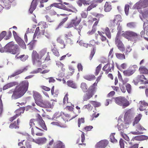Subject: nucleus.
<instances>
[{
  "instance_id": "f257e3e1",
  "label": "nucleus",
  "mask_w": 148,
  "mask_h": 148,
  "mask_svg": "<svg viewBox=\"0 0 148 148\" xmlns=\"http://www.w3.org/2000/svg\"><path fill=\"white\" fill-rule=\"evenodd\" d=\"M33 64L36 66H40L42 62H47L50 59L49 52L46 49L41 50L38 53L35 51H33L32 55Z\"/></svg>"
},
{
  "instance_id": "f03ea898",
  "label": "nucleus",
  "mask_w": 148,
  "mask_h": 148,
  "mask_svg": "<svg viewBox=\"0 0 148 148\" xmlns=\"http://www.w3.org/2000/svg\"><path fill=\"white\" fill-rule=\"evenodd\" d=\"M29 86V82L27 80H25L21 82L19 85L17 86L14 90L13 89L10 90L8 92V93L13 94L11 98L15 99L22 97L27 91Z\"/></svg>"
},
{
  "instance_id": "7ed1b4c3",
  "label": "nucleus",
  "mask_w": 148,
  "mask_h": 148,
  "mask_svg": "<svg viewBox=\"0 0 148 148\" xmlns=\"http://www.w3.org/2000/svg\"><path fill=\"white\" fill-rule=\"evenodd\" d=\"M78 115H75L74 116L72 117L69 119V114H65L62 112L60 113L57 112L55 113L52 118H49V119L52 120H55L51 123V124L59 126H61L62 124L68 120H70L76 117Z\"/></svg>"
},
{
  "instance_id": "20e7f679",
  "label": "nucleus",
  "mask_w": 148,
  "mask_h": 148,
  "mask_svg": "<svg viewBox=\"0 0 148 148\" xmlns=\"http://www.w3.org/2000/svg\"><path fill=\"white\" fill-rule=\"evenodd\" d=\"M122 117V116L119 117L117 125L119 130L121 131H123L124 129H126L129 127V123L131 122V120L133 117L131 110H128L125 113L124 118V121L125 122V125H123V123L121 120V118Z\"/></svg>"
},
{
  "instance_id": "39448f33",
  "label": "nucleus",
  "mask_w": 148,
  "mask_h": 148,
  "mask_svg": "<svg viewBox=\"0 0 148 148\" xmlns=\"http://www.w3.org/2000/svg\"><path fill=\"white\" fill-rule=\"evenodd\" d=\"M4 51L13 54H15L18 53L19 49L17 45L14 44L13 42H12L8 43L5 46Z\"/></svg>"
},
{
  "instance_id": "423d86ee",
  "label": "nucleus",
  "mask_w": 148,
  "mask_h": 148,
  "mask_svg": "<svg viewBox=\"0 0 148 148\" xmlns=\"http://www.w3.org/2000/svg\"><path fill=\"white\" fill-rule=\"evenodd\" d=\"M122 35L129 40L134 41L138 39L139 36L137 33L130 31L125 32L122 34Z\"/></svg>"
},
{
  "instance_id": "0eeeda50",
  "label": "nucleus",
  "mask_w": 148,
  "mask_h": 148,
  "mask_svg": "<svg viewBox=\"0 0 148 148\" xmlns=\"http://www.w3.org/2000/svg\"><path fill=\"white\" fill-rule=\"evenodd\" d=\"M34 120L31 119L30 120L29 125L31 129V132L32 134L33 135L36 134L38 136H42L43 134L40 132V131H42L40 128L34 126Z\"/></svg>"
},
{
  "instance_id": "6e6552de",
  "label": "nucleus",
  "mask_w": 148,
  "mask_h": 148,
  "mask_svg": "<svg viewBox=\"0 0 148 148\" xmlns=\"http://www.w3.org/2000/svg\"><path fill=\"white\" fill-rule=\"evenodd\" d=\"M121 31L119 30L118 31L115 39V44L118 49L121 51H124L125 48L124 45L120 40Z\"/></svg>"
},
{
  "instance_id": "1a4fd4ad",
  "label": "nucleus",
  "mask_w": 148,
  "mask_h": 148,
  "mask_svg": "<svg viewBox=\"0 0 148 148\" xmlns=\"http://www.w3.org/2000/svg\"><path fill=\"white\" fill-rule=\"evenodd\" d=\"M56 101L54 100H51L50 101H47L43 102V101L40 104L38 103L39 106L41 107L49 108H52Z\"/></svg>"
},
{
  "instance_id": "9d476101",
  "label": "nucleus",
  "mask_w": 148,
  "mask_h": 148,
  "mask_svg": "<svg viewBox=\"0 0 148 148\" xmlns=\"http://www.w3.org/2000/svg\"><path fill=\"white\" fill-rule=\"evenodd\" d=\"M13 33L14 38L17 43L21 48L23 49H25L26 46L24 41L18 35L15 31H13Z\"/></svg>"
},
{
  "instance_id": "9b49d317",
  "label": "nucleus",
  "mask_w": 148,
  "mask_h": 148,
  "mask_svg": "<svg viewBox=\"0 0 148 148\" xmlns=\"http://www.w3.org/2000/svg\"><path fill=\"white\" fill-rule=\"evenodd\" d=\"M27 139L30 141L39 145L44 144L46 143L47 140V139L45 137L39 138L34 139L31 138L30 136L28 135Z\"/></svg>"
},
{
  "instance_id": "f8f14e48",
  "label": "nucleus",
  "mask_w": 148,
  "mask_h": 148,
  "mask_svg": "<svg viewBox=\"0 0 148 148\" xmlns=\"http://www.w3.org/2000/svg\"><path fill=\"white\" fill-rule=\"evenodd\" d=\"M44 32L45 30L44 29H41L39 27H37L36 29L33 38L34 40H37L39 37L44 34ZM34 40L35 41V40Z\"/></svg>"
},
{
  "instance_id": "ddd939ff",
  "label": "nucleus",
  "mask_w": 148,
  "mask_h": 148,
  "mask_svg": "<svg viewBox=\"0 0 148 148\" xmlns=\"http://www.w3.org/2000/svg\"><path fill=\"white\" fill-rule=\"evenodd\" d=\"M140 17L141 20L144 22L143 27L147 24L145 21H146L148 17V8L145 9L143 12L141 13L140 15Z\"/></svg>"
},
{
  "instance_id": "4468645a",
  "label": "nucleus",
  "mask_w": 148,
  "mask_h": 148,
  "mask_svg": "<svg viewBox=\"0 0 148 148\" xmlns=\"http://www.w3.org/2000/svg\"><path fill=\"white\" fill-rule=\"evenodd\" d=\"M33 96L35 100L36 103L37 105L39 106L38 103L40 104L42 101V100H41V96L38 92H33Z\"/></svg>"
},
{
  "instance_id": "2eb2a0df",
  "label": "nucleus",
  "mask_w": 148,
  "mask_h": 148,
  "mask_svg": "<svg viewBox=\"0 0 148 148\" xmlns=\"http://www.w3.org/2000/svg\"><path fill=\"white\" fill-rule=\"evenodd\" d=\"M108 143L107 140H101L98 143L95 145L96 148H104Z\"/></svg>"
},
{
  "instance_id": "dca6fc26",
  "label": "nucleus",
  "mask_w": 148,
  "mask_h": 148,
  "mask_svg": "<svg viewBox=\"0 0 148 148\" xmlns=\"http://www.w3.org/2000/svg\"><path fill=\"white\" fill-rule=\"evenodd\" d=\"M38 125L37 127L40 128H42L44 130L46 131L47 130V128L45 123L43 120L41 119H39L38 121Z\"/></svg>"
},
{
  "instance_id": "f3484780",
  "label": "nucleus",
  "mask_w": 148,
  "mask_h": 148,
  "mask_svg": "<svg viewBox=\"0 0 148 148\" xmlns=\"http://www.w3.org/2000/svg\"><path fill=\"white\" fill-rule=\"evenodd\" d=\"M95 92V90H89L83 97V100L85 101L89 99L92 96Z\"/></svg>"
},
{
  "instance_id": "a211bd4d",
  "label": "nucleus",
  "mask_w": 148,
  "mask_h": 148,
  "mask_svg": "<svg viewBox=\"0 0 148 148\" xmlns=\"http://www.w3.org/2000/svg\"><path fill=\"white\" fill-rule=\"evenodd\" d=\"M114 68V65L113 63H108L105 65L103 68V71H106L107 73L110 71L112 69Z\"/></svg>"
},
{
  "instance_id": "6ab92c4d",
  "label": "nucleus",
  "mask_w": 148,
  "mask_h": 148,
  "mask_svg": "<svg viewBox=\"0 0 148 148\" xmlns=\"http://www.w3.org/2000/svg\"><path fill=\"white\" fill-rule=\"evenodd\" d=\"M28 66H27L25 67V68H24L23 69H21L17 70L14 73H13V74L10 75V77H14L17 75H18L21 73H22L23 72L26 71L28 69Z\"/></svg>"
},
{
  "instance_id": "aec40b11",
  "label": "nucleus",
  "mask_w": 148,
  "mask_h": 148,
  "mask_svg": "<svg viewBox=\"0 0 148 148\" xmlns=\"http://www.w3.org/2000/svg\"><path fill=\"white\" fill-rule=\"evenodd\" d=\"M18 83L15 82L8 83L5 85L3 86V90H5L14 86L16 85Z\"/></svg>"
},
{
  "instance_id": "412c9836",
  "label": "nucleus",
  "mask_w": 148,
  "mask_h": 148,
  "mask_svg": "<svg viewBox=\"0 0 148 148\" xmlns=\"http://www.w3.org/2000/svg\"><path fill=\"white\" fill-rule=\"evenodd\" d=\"M37 0H33L31 3L30 8L29 9L30 12L32 13L33 11L35 9L37 5Z\"/></svg>"
},
{
  "instance_id": "4be33fe9",
  "label": "nucleus",
  "mask_w": 148,
  "mask_h": 148,
  "mask_svg": "<svg viewBox=\"0 0 148 148\" xmlns=\"http://www.w3.org/2000/svg\"><path fill=\"white\" fill-rule=\"evenodd\" d=\"M135 72V69H129L124 71L123 73L125 75L127 76H129L132 75Z\"/></svg>"
},
{
  "instance_id": "5701e85b",
  "label": "nucleus",
  "mask_w": 148,
  "mask_h": 148,
  "mask_svg": "<svg viewBox=\"0 0 148 148\" xmlns=\"http://www.w3.org/2000/svg\"><path fill=\"white\" fill-rule=\"evenodd\" d=\"M138 77L139 79L140 82H142V83L144 84H148V80H147V79L144 75H142L138 76Z\"/></svg>"
},
{
  "instance_id": "b1692460",
  "label": "nucleus",
  "mask_w": 148,
  "mask_h": 148,
  "mask_svg": "<svg viewBox=\"0 0 148 148\" xmlns=\"http://www.w3.org/2000/svg\"><path fill=\"white\" fill-rule=\"evenodd\" d=\"M148 138L147 136L143 135L138 136L134 138V140H146Z\"/></svg>"
},
{
  "instance_id": "393cba45",
  "label": "nucleus",
  "mask_w": 148,
  "mask_h": 148,
  "mask_svg": "<svg viewBox=\"0 0 148 148\" xmlns=\"http://www.w3.org/2000/svg\"><path fill=\"white\" fill-rule=\"evenodd\" d=\"M139 71L141 73L148 74V69L145 66H140L139 68Z\"/></svg>"
},
{
  "instance_id": "a878e982",
  "label": "nucleus",
  "mask_w": 148,
  "mask_h": 148,
  "mask_svg": "<svg viewBox=\"0 0 148 148\" xmlns=\"http://www.w3.org/2000/svg\"><path fill=\"white\" fill-rule=\"evenodd\" d=\"M142 117V115L141 114H138L135 118L134 121L133 123V125L134 126L136 124L138 123Z\"/></svg>"
},
{
  "instance_id": "bb28decb",
  "label": "nucleus",
  "mask_w": 148,
  "mask_h": 148,
  "mask_svg": "<svg viewBox=\"0 0 148 148\" xmlns=\"http://www.w3.org/2000/svg\"><path fill=\"white\" fill-rule=\"evenodd\" d=\"M28 56L27 55H23L19 56H18L17 55L15 56V58L16 59H20V60L22 61H25L28 58Z\"/></svg>"
},
{
  "instance_id": "cd10ccee",
  "label": "nucleus",
  "mask_w": 148,
  "mask_h": 148,
  "mask_svg": "<svg viewBox=\"0 0 148 148\" xmlns=\"http://www.w3.org/2000/svg\"><path fill=\"white\" fill-rule=\"evenodd\" d=\"M54 148H65V146L62 142L59 141L56 143Z\"/></svg>"
},
{
  "instance_id": "c85d7f7f",
  "label": "nucleus",
  "mask_w": 148,
  "mask_h": 148,
  "mask_svg": "<svg viewBox=\"0 0 148 148\" xmlns=\"http://www.w3.org/2000/svg\"><path fill=\"white\" fill-rule=\"evenodd\" d=\"M25 110L24 107H21L19 109L15 111V113L16 114L15 116L17 117L18 116L20 115L22 113H23L24 112Z\"/></svg>"
},
{
  "instance_id": "c756f323",
  "label": "nucleus",
  "mask_w": 148,
  "mask_h": 148,
  "mask_svg": "<svg viewBox=\"0 0 148 148\" xmlns=\"http://www.w3.org/2000/svg\"><path fill=\"white\" fill-rule=\"evenodd\" d=\"M103 31L107 37L109 39L111 38V34L109 29L108 27H106L105 28ZM103 33H104V32Z\"/></svg>"
},
{
  "instance_id": "7c9ffc66",
  "label": "nucleus",
  "mask_w": 148,
  "mask_h": 148,
  "mask_svg": "<svg viewBox=\"0 0 148 148\" xmlns=\"http://www.w3.org/2000/svg\"><path fill=\"white\" fill-rule=\"evenodd\" d=\"M66 84L68 86L70 87L74 88H77V86L76 84L72 81H68Z\"/></svg>"
},
{
  "instance_id": "2f4dec72",
  "label": "nucleus",
  "mask_w": 148,
  "mask_h": 148,
  "mask_svg": "<svg viewBox=\"0 0 148 148\" xmlns=\"http://www.w3.org/2000/svg\"><path fill=\"white\" fill-rule=\"evenodd\" d=\"M84 78L87 80L91 81L94 79L95 77L94 75H86L84 76Z\"/></svg>"
},
{
  "instance_id": "473e14b6",
  "label": "nucleus",
  "mask_w": 148,
  "mask_h": 148,
  "mask_svg": "<svg viewBox=\"0 0 148 148\" xmlns=\"http://www.w3.org/2000/svg\"><path fill=\"white\" fill-rule=\"evenodd\" d=\"M78 5L81 6L83 3L84 5H89L90 3L88 1H86L85 0H79L77 2Z\"/></svg>"
},
{
  "instance_id": "72a5a7b5",
  "label": "nucleus",
  "mask_w": 148,
  "mask_h": 148,
  "mask_svg": "<svg viewBox=\"0 0 148 148\" xmlns=\"http://www.w3.org/2000/svg\"><path fill=\"white\" fill-rule=\"evenodd\" d=\"M143 6L141 3V0L136 3L133 6L134 9H138L141 8Z\"/></svg>"
},
{
  "instance_id": "f704fd0d",
  "label": "nucleus",
  "mask_w": 148,
  "mask_h": 148,
  "mask_svg": "<svg viewBox=\"0 0 148 148\" xmlns=\"http://www.w3.org/2000/svg\"><path fill=\"white\" fill-rule=\"evenodd\" d=\"M122 100V106L126 107L129 105V101L124 97H123Z\"/></svg>"
},
{
  "instance_id": "c9c22d12",
  "label": "nucleus",
  "mask_w": 148,
  "mask_h": 148,
  "mask_svg": "<svg viewBox=\"0 0 148 148\" xmlns=\"http://www.w3.org/2000/svg\"><path fill=\"white\" fill-rule=\"evenodd\" d=\"M33 38V40L28 44L30 50H32V49L34 46L35 44L36 43L37 40H34Z\"/></svg>"
},
{
  "instance_id": "e433bc0d",
  "label": "nucleus",
  "mask_w": 148,
  "mask_h": 148,
  "mask_svg": "<svg viewBox=\"0 0 148 148\" xmlns=\"http://www.w3.org/2000/svg\"><path fill=\"white\" fill-rule=\"evenodd\" d=\"M141 103V105L139 107V110L140 111H142L145 109V107L146 106H148V103L145 102L143 101H140V103Z\"/></svg>"
},
{
  "instance_id": "4c0bfd02",
  "label": "nucleus",
  "mask_w": 148,
  "mask_h": 148,
  "mask_svg": "<svg viewBox=\"0 0 148 148\" xmlns=\"http://www.w3.org/2000/svg\"><path fill=\"white\" fill-rule=\"evenodd\" d=\"M104 8L105 11L106 12H108L111 10V6L107 2L105 4Z\"/></svg>"
},
{
  "instance_id": "58836bf2",
  "label": "nucleus",
  "mask_w": 148,
  "mask_h": 148,
  "mask_svg": "<svg viewBox=\"0 0 148 148\" xmlns=\"http://www.w3.org/2000/svg\"><path fill=\"white\" fill-rule=\"evenodd\" d=\"M80 87L84 92L87 91L88 89V86L84 82H82L81 84Z\"/></svg>"
},
{
  "instance_id": "ea45409f",
  "label": "nucleus",
  "mask_w": 148,
  "mask_h": 148,
  "mask_svg": "<svg viewBox=\"0 0 148 148\" xmlns=\"http://www.w3.org/2000/svg\"><path fill=\"white\" fill-rule=\"evenodd\" d=\"M116 58L120 60L125 59V56L124 54L116 53L115 54Z\"/></svg>"
},
{
  "instance_id": "a19ab883",
  "label": "nucleus",
  "mask_w": 148,
  "mask_h": 148,
  "mask_svg": "<svg viewBox=\"0 0 148 148\" xmlns=\"http://www.w3.org/2000/svg\"><path fill=\"white\" fill-rule=\"evenodd\" d=\"M122 98V97H119L116 98L115 99L116 103L121 106Z\"/></svg>"
},
{
  "instance_id": "79ce46f5",
  "label": "nucleus",
  "mask_w": 148,
  "mask_h": 148,
  "mask_svg": "<svg viewBox=\"0 0 148 148\" xmlns=\"http://www.w3.org/2000/svg\"><path fill=\"white\" fill-rule=\"evenodd\" d=\"M72 21L74 26L75 27L77 26L80 22V20L79 19H77V17H76L74 19L72 20Z\"/></svg>"
},
{
  "instance_id": "37998d69",
  "label": "nucleus",
  "mask_w": 148,
  "mask_h": 148,
  "mask_svg": "<svg viewBox=\"0 0 148 148\" xmlns=\"http://www.w3.org/2000/svg\"><path fill=\"white\" fill-rule=\"evenodd\" d=\"M57 41L61 45H63V46L62 47H61V48H65V45L64 44V41L62 39L61 37H58L57 39Z\"/></svg>"
},
{
  "instance_id": "c03bdc74",
  "label": "nucleus",
  "mask_w": 148,
  "mask_h": 148,
  "mask_svg": "<svg viewBox=\"0 0 148 148\" xmlns=\"http://www.w3.org/2000/svg\"><path fill=\"white\" fill-rule=\"evenodd\" d=\"M39 25L40 26V28L41 29H43L44 30L46 27V23L44 22H41L39 23Z\"/></svg>"
},
{
  "instance_id": "a18cd8bd",
  "label": "nucleus",
  "mask_w": 148,
  "mask_h": 148,
  "mask_svg": "<svg viewBox=\"0 0 148 148\" xmlns=\"http://www.w3.org/2000/svg\"><path fill=\"white\" fill-rule=\"evenodd\" d=\"M90 103L95 107H99L101 105V103L100 102L95 101H90Z\"/></svg>"
},
{
  "instance_id": "49530a36",
  "label": "nucleus",
  "mask_w": 148,
  "mask_h": 148,
  "mask_svg": "<svg viewBox=\"0 0 148 148\" xmlns=\"http://www.w3.org/2000/svg\"><path fill=\"white\" fill-rule=\"evenodd\" d=\"M115 134L114 133H112L110 135V138L111 142L113 143H115L117 142L116 140L115 139L114 135Z\"/></svg>"
},
{
  "instance_id": "de8ad7c7",
  "label": "nucleus",
  "mask_w": 148,
  "mask_h": 148,
  "mask_svg": "<svg viewBox=\"0 0 148 148\" xmlns=\"http://www.w3.org/2000/svg\"><path fill=\"white\" fill-rule=\"evenodd\" d=\"M121 16L120 15H116L114 19V21H116L117 23L118 22H121Z\"/></svg>"
},
{
  "instance_id": "09e8293b",
  "label": "nucleus",
  "mask_w": 148,
  "mask_h": 148,
  "mask_svg": "<svg viewBox=\"0 0 148 148\" xmlns=\"http://www.w3.org/2000/svg\"><path fill=\"white\" fill-rule=\"evenodd\" d=\"M101 68V64H99V65L97 67L95 71V74L96 75H98L99 71H100Z\"/></svg>"
},
{
  "instance_id": "8fccbe9b",
  "label": "nucleus",
  "mask_w": 148,
  "mask_h": 148,
  "mask_svg": "<svg viewBox=\"0 0 148 148\" xmlns=\"http://www.w3.org/2000/svg\"><path fill=\"white\" fill-rule=\"evenodd\" d=\"M56 64L59 67H60L62 71H63L65 70V69L63 68L64 65L62 63L60 62H59L57 63Z\"/></svg>"
},
{
  "instance_id": "3c124183",
  "label": "nucleus",
  "mask_w": 148,
  "mask_h": 148,
  "mask_svg": "<svg viewBox=\"0 0 148 148\" xmlns=\"http://www.w3.org/2000/svg\"><path fill=\"white\" fill-rule=\"evenodd\" d=\"M142 6L145 7L148 6V0H141Z\"/></svg>"
},
{
  "instance_id": "603ef678",
  "label": "nucleus",
  "mask_w": 148,
  "mask_h": 148,
  "mask_svg": "<svg viewBox=\"0 0 148 148\" xmlns=\"http://www.w3.org/2000/svg\"><path fill=\"white\" fill-rule=\"evenodd\" d=\"M135 23L134 22H130L127 24V26L130 28H134L136 26Z\"/></svg>"
},
{
  "instance_id": "864d4df0",
  "label": "nucleus",
  "mask_w": 148,
  "mask_h": 148,
  "mask_svg": "<svg viewBox=\"0 0 148 148\" xmlns=\"http://www.w3.org/2000/svg\"><path fill=\"white\" fill-rule=\"evenodd\" d=\"M90 45H94L95 44L97 45H99L100 44V43L98 41H96L95 40H92L90 41Z\"/></svg>"
},
{
  "instance_id": "5fc2aeb1",
  "label": "nucleus",
  "mask_w": 148,
  "mask_h": 148,
  "mask_svg": "<svg viewBox=\"0 0 148 148\" xmlns=\"http://www.w3.org/2000/svg\"><path fill=\"white\" fill-rule=\"evenodd\" d=\"M83 108H86L88 109V110H91L93 107L90 105V104H88L86 105H85L84 106Z\"/></svg>"
},
{
  "instance_id": "6e6d98bb",
  "label": "nucleus",
  "mask_w": 148,
  "mask_h": 148,
  "mask_svg": "<svg viewBox=\"0 0 148 148\" xmlns=\"http://www.w3.org/2000/svg\"><path fill=\"white\" fill-rule=\"evenodd\" d=\"M121 135L123 138L126 140L129 141L130 140L129 137L125 134L123 133L122 132L121 133Z\"/></svg>"
},
{
  "instance_id": "4d7b16f0",
  "label": "nucleus",
  "mask_w": 148,
  "mask_h": 148,
  "mask_svg": "<svg viewBox=\"0 0 148 148\" xmlns=\"http://www.w3.org/2000/svg\"><path fill=\"white\" fill-rule=\"evenodd\" d=\"M129 9V5L128 4L126 5L125 7V11L126 15H127L128 14Z\"/></svg>"
},
{
  "instance_id": "13d9d810",
  "label": "nucleus",
  "mask_w": 148,
  "mask_h": 148,
  "mask_svg": "<svg viewBox=\"0 0 148 148\" xmlns=\"http://www.w3.org/2000/svg\"><path fill=\"white\" fill-rule=\"evenodd\" d=\"M61 5H62V3H54L51 4V6L52 7H55L60 9Z\"/></svg>"
},
{
  "instance_id": "bf43d9fd",
  "label": "nucleus",
  "mask_w": 148,
  "mask_h": 148,
  "mask_svg": "<svg viewBox=\"0 0 148 148\" xmlns=\"http://www.w3.org/2000/svg\"><path fill=\"white\" fill-rule=\"evenodd\" d=\"M125 86L127 91L129 93H130L131 92V85L129 84H127L125 85Z\"/></svg>"
},
{
  "instance_id": "052dcab7",
  "label": "nucleus",
  "mask_w": 148,
  "mask_h": 148,
  "mask_svg": "<svg viewBox=\"0 0 148 148\" xmlns=\"http://www.w3.org/2000/svg\"><path fill=\"white\" fill-rule=\"evenodd\" d=\"M125 84H120V87L122 92L123 93H125L126 92V89L125 87Z\"/></svg>"
},
{
  "instance_id": "680f3d73",
  "label": "nucleus",
  "mask_w": 148,
  "mask_h": 148,
  "mask_svg": "<svg viewBox=\"0 0 148 148\" xmlns=\"http://www.w3.org/2000/svg\"><path fill=\"white\" fill-rule=\"evenodd\" d=\"M84 118H79L78 120V126L79 127L80 126L81 123H84Z\"/></svg>"
},
{
  "instance_id": "e2e57ef3",
  "label": "nucleus",
  "mask_w": 148,
  "mask_h": 148,
  "mask_svg": "<svg viewBox=\"0 0 148 148\" xmlns=\"http://www.w3.org/2000/svg\"><path fill=\"white\" fill-rule=\"evenodd\" d=\"M79 44L80 45L82 46H83L86 47H87L88 45L90 46V45H88L87 44L84 43L82 40L80 41L79 42Z\"/></svg>"
},
{
  "instance_id": "0e129e2a",
  "label": "nucleus",
  "mask_w": 148,
  "mask_h": 148,
  "mask_svg": "<svg viewBox=\"0 0 148 148\" xmlns=\"http://www.w3.org/2000/svg\"><path fill=\"white\" fill-rule=\"evenodd\" d=\"M96 50V49L94 48H93V50L91 51L90 56V60H91L92 59L93 56H94Z\"/></svg>"
},
{
  "instance_id": "69168bd1",
  "label": "nucleus",
  "mask_w": 148,
  "mask_h": 148,
  "mask_svg": "<svg viewBox=\"0 0 148 148\" xmlns=\"http://www.w3.org/2000/svg\"><path fill=\"white\" fill-rule=\"evenodd\" d=\"M52 51L53 53L55 56H59V52L56 48H53V49H52Z\"/></svg>"
},
{
  "instance_id": "338daca9",
  "label": "nucleus",
  "mask_w": 148,
  "mask_h": 148,
  "mask_svg": "<svg viewBox=\"0 0 148 148\" xmlns=\"http://www.w3.org/2000/svg\"><path fill=\"white\" fill-rule=\"evenodd\" d=\"M68 95L66 94L64 96L63 99V103L64 104H66V103H69L68 102Z\"/></svg>"
},
{
  "instance_id": "774afa93",
  "label": "nucleus",
  "mask_w": 148,
  "mask_h": 148,
  "mask_svg": "<svg viewBox=\"0 0 148 148\" xmlns=\"http://www.w3.org/2000/svg\"><path fill=\"white\" fill-rule=\"evenodd\" d=\"M136 128L140 131H142L146 130V129L140 124L137 125Z\"/></svg>"
}]
</instances>
